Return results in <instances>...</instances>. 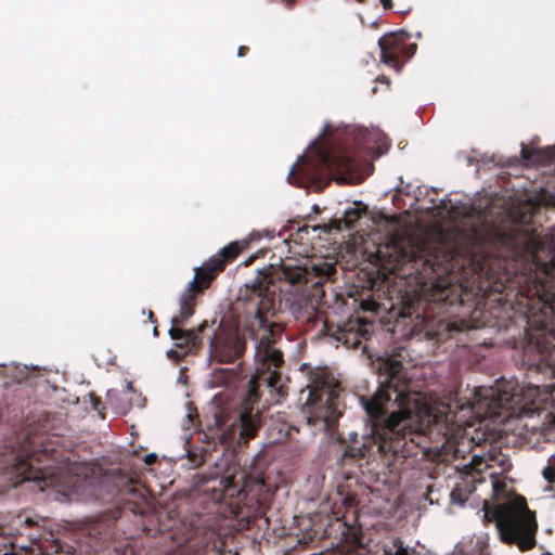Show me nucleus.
<instances>
[{
  "label": "nucleus",
  "mask_w": 555,
  "mask_h": 555,
  "mask_svg": "<svg viewBox=\"0 0 555 555\" xmlns=\"http://www.w3.org/2000/svg\"><path fill=\"white\" fill-rule=\"evenodd\" d=\"M392 399L389 389L378 388L370 398H361V404L370 428L365 430L359 442L358 433L349 434V454L351 456H366L370 448L378 442V451L385 452L384 441L405 435V430L416 424H431L436 421L430 408L421 403L416 397L393 390Z\"/></svg>",
  "instance_id": "nucleus-1"
},
{
  "label": "nucleus",
  "mask_w": 555,
  "mask_h": 555,
  "mask_svg": "<svg viewBox=\"0 0 555 555\" xmlns=\"http://www.w3.org/2000/svg\"><path fill=\"white\" fill-rule=\"evenodd\" d=\"M485 517L494 520L500 539L508 544H517L520 550H528L534 544L537 522L521 498L505 504H498L489 509L483 507Z\"/></svg>",
  "instance_id": "nucleus-2"
},
{
  "label": "nucleus",
  "mask_w": 555,
  "mask_h": 555,
  "mask_svg": "<svg viewBox=\"0 0 555 555\" xmlns=\"http://www.w3.org/2000/svg\"><path fill=\"white\" fill-rule=\"evenodd\" d=\"M222 268V261L216 260L211 268L205 269L201 274H195L193 279L188 283V286L182 291L179 296V313L178 315H173L170 320L171 327L168 331V334L172 340L176 341V346L182 347L186 344H195L198 331L188 330L184 331L181 328L182 325L193 315L194 313V305H195V295L192 289L195 288L197 292H201L203 288L207 287L210 279L211 272L216 269Z\"/></svg>",
  "instance_id": "nucleus-3"
},
{
  "label": "nucleus",
  "mask_w": 555,
  "mask_h": 555,
  "mask_svg": "<svg viewBox=\"0 0 555 555\" xmlns=\"http://www.w3.org/2000/svg\"><path fill=\"white\" fill-rule=\"evenodd\" d=\"M302 413L307 424L317 430H328L340 415L338 385L322 382L314 386L308 395Z\"/></svg>",
  "instance_id": "nucleus-4"
},
{
  "label": "nucleus",
  "mask_w": 555,
  "mask_h": 555,
  "mask_svg": "<svg viewBox=\"0 0 555 555\" xmlns=\"http://www.w3.org/2000/svg\"><path fill=\"white\" fill-rule=\"evenodd\" d=\"M392 245L393 248L401 254L403 259L413 260L415 263H417L418 260L423 261L424 273L421 283L424 291H430L435 296L441 294L450 286L451 280L449 276H427L429 271L434 272V268L427 257V245L425 242L415 240L412 236L402 238L393 237Z\"/></svg>",
  "instance_id": "nucleus-5"
},
{
  "label": "nucleus",
  "mask_w": 555,
  "mask_h": 555,
  "mask_svg": "<svg viewBox=\"0 0 555 555\" xmlns=\"http://www.w3.org/2000/svg\"><path fill=\"white\" fill-rule=\"evenodd\" d=\"M475 402H468L469 409L478 408L479 411L485 409L489 413H496L499 409H506L509 404L514 403V396L509 395L506 390L501 392L499 389H483L475 390Z\"/></svg>",
  "instance_id": "nucleus-6"
},
{
  "label": "nucleus",
  "mask_w": 555,
  "mask_h": 555,
  "mask_svg": "<svg viewBox=\"0 0 555 555\" xmlns=\"http://www.w3.org/2000/svg\"><path fill=\"white\" fill-rule=\"evenodd\" d=\"M14 473L17 477H21L23 481H35L40 492L46 491L50 486H54L53 477L48 478L50 474L49 472L35 470L31 464H29L23 456L16 457Z\"/></svg>",
  "instance_id": "nucleus-7"
},
{
  "label": "nucleus",
  "mask_w": 555,
  "mask_h": 555,
  "mask_svg": "<svg viewBox=\"0 0 555 555\" xmlns=\"http://www.w3.org/2000/svg\"><path fill=\"white\" fill-rule=\"evenodd\" d=\"M404 33L401 30L398 34H391L378 39V47L380 49V61L391 67L398 68L397 54L402 50L401 37ZM405 36H408L405 34Z\"/></svg>",
  "instance_id": "nucleus-8"
},
{
  "label": "nucleus",
  "mask_w": 555,
  "mask_h": 555,
  "mask_svg": "<svg viewBox=\"0 0 555 555\" xmlns=\"http://www.w3.org/2000/svg\"><path fill=\"white\" fill-rule=\"evenodd\" d=\"M521 157L532 165L548 168L555 163V147L547 146L529 152L521 145Z\"/></svg>",
  "instance_id": "nucleus-9"
},
{
  "label": "nucleus",
  "mask_w": 555,
  "mask_h": 555,
  "mask_svg": "<svg viewBox=\"0 0 555 555\" xmlns=\"http://www.w3.org/2000/svg\"><path fill=\"white\" fill-rule=\"evenodd\" d=\"M259 426V415L245 411L240 415V437L246 442L253 438Z\"/></svg>",
  "instance_id": "nucleus-10"
},
{
  "label": "nucleus",
  "mask_w": 555,
  "mask_h": 555,
  "mask_svg": "<svg viewBox=\"0 0 555 555\" xmlns=\"http://www.w3.org/2000/svg\"><path fill=\"white\" fill-rule=\"evenodd\" d=\"M532 262L535 268L545 275L555 274V254L548 253L547 259H542L540 250H534L531 254Z\"/></svg>",
  "instance_id": "nucleus-11"
},
{
  "label": "nucleus",
  "mask_w": 555,
  "mask_h": 555,
  "mask_svg": "<svg viewBox=\"0 0 555 555\" xmlns=\"http://www.w3.org/2000/svg\"><path fill=\"white\" fill-rule=\"evenodd\" d=\"M402 361L396 356L380 358L379 370L384 371L389 377H395L400 373Z\"/></svg>",
  "instance_id": "nucleus-12"
},
{
  "label": "nucleus",
  "mask_w": 555,
  "mask_h": 555,
  "mask_svg": "<svg viewBox=\"0 0 555 555\" xmlns=\"http://www.w3.org/2000/svg\"><path fill=\"white\" fill-rule=\"evenodd\" d=\"M263 362H268V370H270L271 364L273 366H278L283 361V354L279 349L268 348L256 354Z\"/></svg>",
  "instance_id": "nucleus-13"
},
{
  "label": "nucleus",
  "mask_w": 555,
  "mask_h": 555,
  "mask_svg": "<svg viewBox=\"0 0 555 555\" xmlns=\"http://www.w3.org/2000/svg\"><path fill=\"white\" fill-rule=\"evenodd\" d=\"M246 287L250 291L249 296H257L259 297V300H262L263 302L269 300V291L267 287L262 285V282H260L257 278L250 283H246Z\"/></svg>",
  "instance_id": "nucleus-14"
},
{
  "label": "nucleus",
  "mask_w": 555,
  "mask_h": 555,
  "mask_svg": "<svg viewBox=\"0 0 555 555\" xmlns=\"http://www.w3.org/2000/svg\"><path fill=\"white\" fill-rule=\"evenodd\" d=\"M393 547H385L384 553L385 555H415L416 550L412 546L404 545L402 541L395 540L393 541Z\"/></svg>",
  "instance_id": "nucleus-15"
},
{
  "label": "nucleus",
  "mask_w": 555,
  "mask_h": 555,
  "mask_svg": "<svg viewBox=\"0 0 555 555\" xmlns=\"http://www.w3.org/2000/svg\"><path fill=\"white\" fill-rule=\"evenodd\" d=\"M266 309H267L266 302H263L262 300H259L258 308L255 312V318L258 322L259 327L263 331L273 328V324H270L263 314V310H266Z\"/></svg>",
  "instance_id": "nucleus-16"
},
{
  "label": "nucleus",
  "mask_w": 555,
  "mask_h": 555,
  "mask_svg": "<svg viewBox=\"0 0 555 555\" xmlns=\"http://www.w3.org/2000/svg\"><path fill=\"white\" fill-rule=\"evenodd\" d=\"M263 335L259 338L258 344L256 345V354L270 348L273 341V328H269L263 331Z\"/></svg>",
  "instance_id": "nucleus-17"
},
{
  "label": "nucleus",
  "mask_w": 555,
  "mask_h": 555,
  "mask_svg": "<svg viewBox=\"0 0 555 555\" xmlns=\"http://www.w3.org/2000/svg\"><path fill=\"white\" fill-rule=\"evenodd\" d=\"M301 300L302 299H298V298H294L292 300H287V308H288L289 312L295 318H300L302 315L304 305H302Z\"/></svg>",
  "instance_id": "nucleus-18"
},
{
  "label": "nucleus",
  "mask_w": 555,
  "mask_h": 555,
  "mask_svg": "<svg viewBox=\"0 0 555 555\" xmlns=\"http://www.w3.org/2000/svg\"><path fill=\"white\" fill-rule=\"evenodd\" d=\"M238 250V246L236 242H231L221 249V254L224 259H231L233 258Z\"/></svg>",
  "instance_id": "nucleus-19"
},
{
  "label": "nucleus",
  "mask_w": 555,
  "mask_h": 555,
  "mask_svg": "<svg viewBox=\"0 0 555 555\" xmlns=\"http://www.w3.org/2000/svg\"><path fill=\"white\" fill-rule=\"evenodd\" d=\"M331 555H366L363 547H350L343 552H334Z\"/></svg>",
  "instance_id": "nucleus-20"
},
{
  "label": "nucleus",
  "mask_w": 555,
  "mask_h": 555,
  "mask_svg": "<svg viewBox=\"0 0 555 555\" xmlns=\"http://www.w3.org/2000/svg\"><path fill=\"white\" fill-rule=\"evenodd\" d=\"M258 399V393H257V389H256V386H255V382L254 380H250L249 382V389H248V395H247V400L250 404H253L254 402H256Z\"/></svg>",
  "instance_id": "nucleus-21"
},
{
  "label": "nucleus",
  "mask_w": 555,
  "mask_h": 555,
  "mask_svg": "<svg viewBox=\"0 0 555 555\" xmlns=\"http://www.w3.org/2000/svg\"><path fill=\"white\" fill-rule=\"evenodd\" d=\"M278 376L275 372L271 373L270 375L266 376L263 378V382L266 383L268 388H275L278 387Z\"/></svg>",
  "instance_id": "nucleus-22"
},
{
  "label": "nucleus",
  "mask_w": 555,
  "mask_h": 555,
  "mask_svg": "<svg viewBox=\"0 0 555 555\" xmlns=\"http://www.w3.org/2000/svg\"><path fill=\"white\" fill-rule=\"evenodd\" d=\"M416 49H417L416 43H412L409 47L403 44L400 54H403L406 57H411L415 53Z\"/></svg>",
  "instance_id": "nucleus-23"
},
{
  "label": "nucleus",
  "mask_w": 555,
  "mask_h": 555,
  "mask_svg": "<svg viewBox=\"0 0 555 555\" xmlns=\"http://www.w3.org/2000/svg\"><path fill=\"white\" fill-rule=\"evenodd\" d=\"M543 477L548 481L553 482L555 479V470L551 466H546L542 470Z\"/></svg>",
  "instance_id": "nucleus-24"
},
{
  "label": "nucleus",
  "mask_w": 555,
  "mask_h": 555,
  "mask_svg": "<svg viewBox=\"0 0 555 555\" xmlns=\"http://www.w3.org/2000/svg\"><path fill=\"white\" fill-rule=\"evenodd\" d=\"M314 270L317 271V273H324L325 275L328 276L334 272L335 268L333 264H326L325 269H322L321 267L315 266Z\"/></svg>",
  "instance_id": "nucleus-25"
},
{
  "label": "nucleus",
  "mask_w": 555,
  "mask_h": 555,
  "mask_svg": "<svg viewBox=\"0 0 555 555\" xmlns=\"http://www.w3.org/2000/svg\"><path fill=\"white\" fill-rule=\"evenodd\" d=\"M504 490V485L501 482H494L493 483V492L495 495H499Z\"/></svg>",
  "instance_id": "nucleus-26"
},
{
  "label": "nucleus",
  "mask_w": 555,
  "mask_h": 555,
  "mask_svg": "<svg viewBox=\"0 0 555 555\" xmlns=\"http://www.w3.org/2000/svg\"><path fill=\"white\" fill-rule=\"evenodd\" d=\"M321 160L324 164L331 166V164H332V156L330 154L323 153V154H321Z\"/></svg>",
  "instance_id": "nucleus-27"
},
{
  "label": "nucleus",
  "mask_w": 555,
  "mask_h": 555,
  "mask_svg": "<svg viewBox=\"0 0 555 555\" xmlns=\"http://www.w3.org/2000/svg\"><path fill=\"white\" fill-rule=\"evenodd\" d=\"M347 216H350L351 214L354 215L353 219H349L348 222H352L354 219H357L360 215L359 209H347L346 210Z\"/></svg>",
  "instance_id": "nucleus-28"
},
{
  "label": "nucleus",
  "mask_w": 555,
  "mask_h": 555,
  "mask_svg": "<svg viewBox=\"0 0 555 555\" xmlns=\"http://www.w3.org/2000/svg\"><path fill=\"white\" fill-rule=\"evenodd\" d=\"M156 460V454L155 453H149L145 455V459H144V462L146 464H151L153 463L154 461Z\"/></svg>",
  "instance_id": "nucleus-29"
},
{
  "label": "nucleus",
  "mask_w": 555,
  "mask_h": 555,
  "mask_svg": "<svg viewBox=\"0 0 555 555\" xmlns=\"http://www.w3.org/2000/svg\"><path fill=\"white\" fill-rule=\"evenodd\" d=\"M295 166H296V165L294 164V165L291 167V169H289V171H288V173H287V178H288L289 180H291V177H292V176H293V173H294Z\"/></svg>",
  "instance_id": "nucleus-30"
},
{
  "label": "nucleus",
  "mask_w": 555,
  "mask_h": 555,
  "mask_svg": "<svg viewBox=\"0 0 555 555\" xmlns=\"http://www.w3.org/2000/svg\"><path fill=\"white\" fill-rule=\"evenodd\" d=\"M384 7H389L391 4V0H380Z\"/></svg>",
  "instance_id": "nucleus-31"
},
{
  "label": "nucleus",
  "mask_w": 555,
  "mask_h": 555,
  "mask_svg": "<svg viewBox=\"0 0 555 555\" xmlns=\"http://www.w3.org/2000/svg\"><path fill=\"white\" fill-rule=\"evenodd\" d=\"M126 388H127V390H128V391H131V390H132V383H131V382H128V383L126 384Z\"/></svg>",
  "instance_id": "nucleus-32"
},
{
  "label": "nucleus",
  "mask_w": 555,
  "mask_h": 555,
  "mask_svg": "<svg viewBox=\"0 0 555 555\" xmlns=\"http://www.w3.org/2000/svg\"><path fill=\"white\" fill-rule=\"evenodd\" d=\"M242 50H243V47H238V49H237V56L242 55Z\"/></svg>",
  "instance_id": "nucleus-33"
},
{
  "label": "nucleus",
  "mask_w": 555,
  "mask_h": 555,
  "mask_svg": "<svg viewBox=\"0 0 555 555\" xmlns=\"http://www.w3.org/2000/svg\"><path fill=\"white\" fill-rule=\"evenodd\" d=\"M395 189L398 191V192H402V188L400 185H396Z\"/></svg>",
  "instance_id": "nucleus-34"
},
{
  "label": "nucleus",
  "mask_w": 555,
  "mask_h": 555,
  "mask_svg": "<svg viewBox=\"0 0 555 555\" xmlns=\"http://www.w3.org/2000/svg\"><path fill=\"white\" fill-rule=\"evenodd\" d=\"M502 464H503V465H506L507 467L511 465V464L508 463V461H502Z\"/></svg>",
  "instance_id": "nucleus-35"
},
{
  "label": "nucleus",
  "mask_w": 555,
  "mask_h": 555,
  "mask_svg": "<svg viewBox=\"0 0 555 555\" xmlns=\"http://www.w3.org/2000/svg\"><path fill=\"white\" fill-rule=\"evenodd\" d=\"M421 36H422V35H421V31H416V33H415V37H416V38H421Z\"/></svg>",
  "instance_id": "nucleus-36"
},
{
  "label": "nucleus",
  "mask_w": 555,
  "mask_h": 555,
  "mask_svg": "<svg viewBox=\"0 0 555 555\" xmlns=\"http://www.w3.org/2000/svg\"><path fill=\"white\" fill-rule=\"evenodd\" d=\"M25 367H31V369H37L38 366H37V365H33V364H31L30 366H28V365H25Z\"/></svg>",
  "instance_id": "nucleus-37"
},
{
  "label": "nucleus",
  "mask_w": 555,
  "mask_h": 555,
  "mask_svg": "<svg viewBox=\"0 0 555 555\" xmlns=\"http://www.w3.org/2000/svg\"><path fill=\"white\" fill-rule=\"evenodd\" d=\"M315 145H317V142H315V141H312V142L310 143V146H315Z\"/></svg>",
  "instance_id": "nucleus-38"
},
{
  "label": "nucleus",
  "mask_w": 555,
  "mask_h": 555,
  "mask_svg": "<svg viewBox=\"0 0 555 555\" xmlns=\"http://www.w3.org/2000/svg\"><path fill=\"white\" fill-rule=\"evenodd\" d=\"M153 334L156 335L157 334V328L156 326L153 328Z\"/></svg>",
  "instance_id": "nucleus-39"
},
{
  "label": "nucleus",
  "mask_w": 555,
  "mask_h": 555,
  "mask_svg": "<svg viewBox=\"0 0 555 555\" xmlns=\"http://www.w3.org/2000/svg\"><path fill=\"white\" fill-rule=\"evenodd\" d=\"M153 317V313L151 311H149V318L152 319Z\"/></svg>",
  "instance_id": "nucleus-40"
},
{
  "label": "nucleus",
  "mask_w": 555,
  "mask_h": 555,
  "mask_svg": "<svg viewBox=\"0 0 555 555\" xmlns=\"http://www.w3.org/2000/svg\"><path fill=\"white\" fill-rule=\"evenodd\" d=\"M0 365H4L3 363H1Z\"/></svg>",
  "instance_id": "nucleus-41"
}]
</instances>
